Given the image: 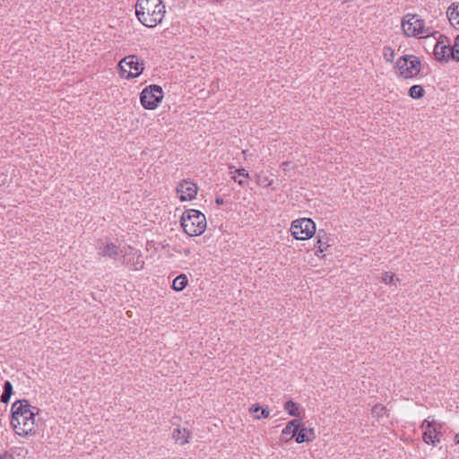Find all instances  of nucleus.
I'll use <instances>...</instances> for the list:
<instances>
[{"label":"nucleus","mask_w":459,"mask_h":459,"mask_svg":"<svg viewBox=\"0 0 459 459\" xmlns=\"http://www.w3.org/2000/svg\"><path fill=\"white\" fill-rule=\"evenodd\" d=\"M134 9L138 21L148 28L160 24L166 13L162 0H136Z\"/></svg>","instance_id":"nucleus-1"},{"label":"nucleus","mask_w":459,"mask_h":459,"mask_svg":"<svg viewBox=\"0 0 459 459\" xmlns=\"http://www.w3.org/2000/svg\"><path fill=\"white\" fill-rule=\"evenodd\" d=\"M181 227L188 236H200L206 229V218L201 212L189 209L183 212Z\"/></svg>","instance_id":"nucleus-2"},{"label":"nucleus","mask_w":459,"mask_h":459,"mask_svg":"<svg viewBox=\"0 0 459 459\" xmlns=\"http://www.w3.org/2000/svg\"><path fill=\"white\" fill-rule=\"evenodd\" d=\"M39 409L37 407H30L22 412V417H19V420H11V425L19 436H27L34 432L36 426V414Z\"/></svg>","instance_id":"nucleus-3"},{"label":"nucleus","mask_w":459,"mask_h":459,"mask_svg":"<svg viewBox=\"0 0 459 459\" xmlns=\"http://www.w3.org/2000/svg\"><path fill=\"white\" fill-rule=\"evenodd\" d=\"M120 74L127 80L138 77L144 69L143 62H140L135 55L125 56L118 64Z\"/></svg>","instance_id":"nucleus-4"},{"label":"nucleus","mask_w":459,"mask_h":459,"mask_svg":"<svg viewBox=\"0 0 459 459\" xmlns=\"http://www.w3.org/2000/svg\"><path fill=\"white\" fill-rule=\"evenodd\" d=\"M163 99V90L160 85L151 84L140 93V101L145 109H155Z\"/></svg>","instance_id":"nucleus-5"},{"label":"nucleus","mask_w":459,"mask_h":459,"mask_svg":"<svg viewBox=\"0 0 459 459\" xmlns=\"http://www.w3.org/2000/svg\"><path fill=\"white\" fill-rule=\"evenodd\" d=\"M290 231L298 240L308 239L316 234V224L309 218H300L291 222Z\"/></svg>","instance_id":"nucleus-6"},{"label":"nucleus","mask_w":459,"mask_h":459,"mask_svg":"<svg viewBox=\"0 0 459 459\" xmlns=\"http://www.w3.org/2000/svg\"><path fill=\"white\" fill-rule=\"evenodd\" d=\"M399 74L405 79L413 78L420 72V61L413 56H403L396 62Z\"/></svg>","instance_id":"nucleus-7"},{"label":"nucleus","mask_w":459,"mask_h":459,"mask_svg":"<svg viewBox=\"0 0 459 459\" xmlns=\"http://www.w3.org/2000/svg\"><path fill=\"white\" fill-rule=\"evenodd\" d=\"M420 428L423 429L422 438L426 444L435 446L440 443L442 433L439 422L435 420H429V418H428L423 420Z\"/></svg>","instance_id":"nucleus-8"},{"label":"nucleus","mask_w":459,"mask_h":459,"mask_svg":"<svg viewBox=\"0 0 459 459\" xmlns=\"http://www.w3.org/2000/svg\"><path fill=\"white\" fill-rule=\"evenodd\" d=\"M402 29L408 37L422 35L424 31V21L416 14H407L402 22Z\"/></svg>","instance_id":"nucleus-9"},{"label":"nucleus","mask_w":459,"mask_h":459,"mask_svg":"<svg viewBox=\"0 0 459 459\" xmlns=\"http://www.w3.org/2000/svg\"><path fill=\"white\" fill-rule=\"evenodd\" d=\"M181 202L191 201L195 198L198 191L197 185L190 180L181 181L176 188Z\"/></svg>","instance_id":"nucleus-10"},{"label":"nucleus","mask_w":459,"mask_h":459,"mask_svg":"<svg viewBox=\"0 0 459 459\" xmlns=\"http://www.w3.org/2000/svg\"><path fill=\"white\" fill-rule=\"evenodd\" d=\"M123 264L132 270H142L144 265L142 255L139 250L129 248L123 255Z\"/></svg>","instance_id":"nucleus-11"},{"label":"nucleus","mask_w":459,"mask_h":459,"mask_svg":"<svg viewBox=\"0 0 459 459\" xmlns=\"http://www.w3.org/2000/svg\"><path fill=\"white\" fill-rule=\"evenodd\" d=\"M334 244V238L328 235L325 231L320 230L316 235V243L314 245L316 249V255L319 256L320 254L330 252V248Z\"/></svg>","instance_id":"nucleus-12"},{"label":"nucleus","mask_w":459,"mask_h":459,"mask_svg":"<svg viewBox=\"0 0 459 459\" xmlns=\"http://www.w3.org/2000/svg\"><path fill=\"white\" fill-rule=\"evenodd\" d=\"M122 252L119 247L112 242H101L97 246V253L100 256L117 258Z\"/></svg>","instance_id":"nucleus-13"},{"label":"nucleus","mask_w":459,"mask_h":459,"mask_svg":"<svg viewBox=\"0 0 459 459\" xmlns=\"http://www.w3.org/2000/svg\"><path fill=\"white\" fill-rule=\"evenodd\" d=\"M230 174H231V178L237 182L239 186H244L246 182L244 179H247L250 178L249 173L244 169H235L234 166H230Z\"/></svg>","instance_id":"nucleus-14"},{"label":"nucleus","mask_w":459,"mask_h":459,"mask_svg":"<svg viewBox=\"0 0 459 459\" xmlns=\"http://www.w3.org/2000/svg\"><path fill=\"white\" fill-rule=\"evenodd\" d=\"M451 25L459 30V2L452 3L446 11Z\"/></svg>","instance_id":"nucleus-15"},{"label":"nucleus","mask_w":459,"mask_h":459,"mask_svg":"<svg viewBox=\"0 0 459 459\" xmlns=\"http://www.w3.org/2000/svg\"><path fill=\"white\" fill-rule=\"evenodd\" d=\"M30 407L31 406L27 400L16 401L12 405V419H11V420H19V417H22V412Z\"/></svg>","instance_id":"nucleus-16"},{"label":"nucleus","mask_w":459,"mask_h":459,"mask_svg":"<svg viewBox=\"0 0 459 459\" xmlns=\"http://www.w3.org/2000/svg\"><path fill=\"white\" fill-rule=\"evenodd\" d=\"M450 46L444 44L443 41L436 43L434 48V55L436 59L442 61L447 60L451 55L449 54Z\"/></svg>","instance_id":"nucleus-17"},{"label":"nucleus","mask_w":459,"mask_h":459,"mask_svg":"<svg viewBox=\"0 0 459 459\" xmlns=\"http://www.w3.org/2000/svg\"><path fill=\"white\" fill-rule=\"evenodd\" d=\"M172 437L176 443L184 446L189 442L191 433L186 429L177 428L173 430Z\"/></svg>","instance_id":"nucleus-18"},{"label":"nucleus","mask_w":459,"mask_h":459,"mask_svg":"<svg viewBox=\"0 0 459 459\" xmlns=\"http://www.w3.org/2000/svg\"><path fill=\"white\" fill-rule=\"evenodd\" d=\"M315 437V432L313 429L299 428L296 433L295 439L298 444L309 442Z\"/></svg>","instance_id":"nucleus-19"},{"label":"nucleus","mask_w":459,"mask_h":459,"mask_svg":"<svg viewBox=\"0 0 459 459\" xmlns=\"http://www.w3.org/2000/svg\"><path fill=\"white\" fill-rule=\"evenodd\" d=\"M188 280L186 274H180L177 276L173 282H172V288L176 291H181L183 290L186 285H187Z\"/></svg>","instance_id":"nucleus-20"},{"label":"nucleus","mask_w":459,"mask_h":459,"mask_svg":"<svg viewBox=\"0 0 459 459\" xmlns=\"http://www.w3.org/2000/svg\"><path fill=\"white\" fill-rule=\"evenodd\" d=\"M4 391L1 395V402L4 403H7L10 401L11 395L13 394V385L10 381L6 380L4 384Z\"/></svg>","instance_id":"nucleus-21"},{"label":"nucleus","mask_w":459,"mask_h":459,"mask_svg":"<svg viewBox=\"0 0 459 459\" xmlns=\"http://www.w3.org/2000/svg\"><path fill=\"white\" fill-rule=\"evenodd\" d=\"M425 94V91L421 85L415 84L409 89V96L414 100L421 99Z\"/></svg>","instance_id":"nucleus-22"},{"label":"nucleus","mask_w":459,"mask_h":459,"mask_svg":"<svg viewBox=\"0 0 459 459\" xmlns=\"http://www.w3.org/2000/svg\"><path fill=\"white\" fill-rule=\"evenodd\" d=\"M284 409L288 411L290 416L297 417L299 415V406L292 400H289L284 404Z\"/></svg>","instance_id":"nucleus-23"},{"label":"nucleus","mask_w":459,"mask_h":459,"mask_svg":"<svg viewBox=\"0 0 459 459\" xmlns=\"http://www.w3.org/2000/svg\"><path fill=\"white\" fill-rule=\"evenodd\" d=\"M371 413L374 417L381 419L387 414V409L385 406L378 403L372 408Z\"/></svg>","instance_id":"nucleus-24"},{"label":"nucleus","mask_w":459,"mask_h":459,"mask_svg":"<svg viewBox=\"0 0 459 459\" xmlns=\"http://www.w3.org/2000/svg\"><path fill=\"white\" fill-rule=\"evenodd\" d=\"M297 431L290 429V427H285L281 435V440L282 442H288L291 437L296 436Z\"/></svg>","instance_id":"nucleus-25"},{"label":"nucleus","mask_w":459,"mask_h":459,"mask_svg":"<svg viewBox=\"0 0 459 459\" xmlns=\"http://www.w3.org/2000/svg\"><path fill=\"white\" fill-rule=\"evenodd\" d=\"M382 281L385 284L395 285L396 281H398V278H396L395 274L385 272L383 274Z\"/></svg>","instance_id":"nucleus-26"},{"label":"nucleus","mask_w":459,"mask_h":459,"mask_svg":"<svg viewBox=\"0 0 459 459\" xmlns=\"http://www.w3.org/2000/svg\"><path fill=\"white\" fill-rule=\"evenodd\" d=\"M384 57L387 62H393L394 57V52L390 47L384 48Z\"/></svg>","instance_id":"nucleus-27"},{"label":"nucleus","mask_w":459,"mask_h":459,"mask_svg":"<svg viewBox=\"0 0 459 459\" xmlns=\"http://www.w3.org/2000/svg\"><path fill=\"white\" fill-rule=\"evenodd\" d=\"M449 54L451 57L456 61H459V45L455 43L454 46H450Z\"/></svg>","instance_id":"nucleus-28"},{"label":"nucleus","mask_w":459,"mask_h":459,"mask_svg":"<svg viewBox=\"0 0 459 459\" xmlns=\"http://www.w3.org/2000/svg\"><path fill=\"white\" fill-rule=\"evenodd\" d=\"M285 427H290V429L298 432L299 429L300 428V423L299 420H292L289 421Z\"/></svg>","instance_id":"nucleus-29"},{"label":"nucleus","mask_w":459,"mask_h":459,"mask_svg":"<svg viewBox=\"0 0 459 459\" xmlns=\"http://www.w3.org/2000/svg\"><path fill=\"white\" fill-rule=\"evenodd\" d=\"M260 410H261V414L255 416V419L260 420V419H266L269 417L270 411L268 408H262Z\"/></svg>","instance_id":"nucleus-30"},{"label":"nucleus","mask_w":459,"mask_h":459,"mask_svg":"<svg viewBox=\"0 0 459 459\" xmlns=\"http://www.w3.org/2000/svg\"><path fill=\"white\" fill-rule=\"evenodd\" d=\"M261 407L258 405V404H253L250 409H249V411L251 413H256L260 411Z\"/></svg>","instance_id":"nucleus-31"},{"label":"nucleus","mask_w":459,"mask_h":459,"mask_svg":"<svg viewBox=\"0 0 459 459\" xmlns=\"http://www.w3.org/2000/svg\"><path fill=\"white\" fill-rule=\"evenodd\" d=\"M0 459H13V457L8 452H4L3 454H0Z\"/></svg>","instance_id":"nucleus-32"},{"label":"nucleus","mask_w":459,"mask_h":459,"mask_svg":"<svg viewBox=\"0 0 459 459\" xmlns=\"http://www.w3.org/2000/svg\"><path fill=\"white\" fill-rule=\"evenodd\" d=\"M216 204H223V199H222V198H221V197H217V198H216Z\"/></svg>","instance_id":"nucleus-33"},{"label":"nucleus","mask_w":459,"mask_h":459,"mask_svg":"<svg viewBox=\"0 0 459 459\" xmlns=\"http://www.w3.org/2000/svg\"><path fill=\"white\" fill-rule=\"evenodd\" d=\"M455 441L456 444H459V433L455 436Z\"/></svg>","instance_id":"nucleus-34"},{"label":"nucleus","mask_w":459,"mask_h":459,"mask_svg":"<svg viewBox=\"0 0 459 459\" xmlns=\"http://www.w3.org/2000/svg\"><path fill=\"white\" fill-rule=\"evenodd\" d=\"M455 43H458L459 45V35L455 38Z\"/></svg>","instance_id":"nucleus-35"}]
</instances>
